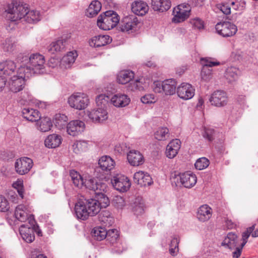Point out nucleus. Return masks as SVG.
<instances>
[{
  "mask_svg": "<svg viewBox=\"0 0 258 258\" xmlns=\"http://www.w3.org/2000/svg\"><path fill=\"white\" fill-rule=\"evenodd\" d=\"M22 113L24 118L30 121H37L40 119V113L36 109L25 107L22 109Z\"/></svg>",
  "mask_w": 258,
  "mask_h": 258,
  "instance_id": "nucleus-28",
  "label": "nucleus"
},
{
  "mask_svg": "<svg viewBox=\"0 0 258 258\" xmlns=\"http://www.w3.org/2000/svg\"><path fill=\"white\" fill-rule=\"evenodd\" d=\"M103 191H99L96 192V200L99 203V208H106L110 204V200L106 195L103 192Z\"/></svg>",
  "mask_w": 258,
  "mask_h": 258,
  "instance_id": "nucleus-43",
  "label": "nucleus"
},
{
  "mask_svg": "<svg viewBox=\"0 0 258 258\" xmlns=\"http://www.w3.org/2000/svg\"><path fill=\"white\" fill-rule=\"evenodd\" d=\"M190 23L195 29L200 30L204 28V22L199 18L191 20Z\"/></svg>",
  "mask_w": 258,
  "mask_h": 258,
  "instance_id": "nucleus-57",
  "label": "nucleus"
},
{
  "mask_svg": "<svg viewBox=\"0 0 258 258\" xmlns=\"http://www.w3.org/2000/svg\"><path fill=\"white\" fill-rule=\"evenodd\" d=\"M115 165V162L109 156H103L98 161V166L95 169V171L101 172L102 174L108 173L112 170Z\"/></svg>",
  "mask_w": 258,
  "mask_h": 258,
  "instance_id": "nucleus-12",
  "label": "nucleus"
},
{
  "mask_svg": "<svg viewBox=\"0 0 258 258\" xmlns=\"http://www.w3.org/2000/svg\"><path fill=\"white\" fill-rule=\"evenodd\" d=\"M16 42L13 38H7L4 43V50L5 51L12 52L16 47Z\"/></svg>",
  "mask_w": 258,
  "mask_h": 258,
  "instance_id": "nucleus-52",
  "label": "nucleus"
},
{
  "mask_svg": "<svg viewBox=\"0 0 258 258\" xmlns=\"http://www.w3.org/2000/svg\"><path fill=\"white\" fill-rule=\"evenodd\" d=\"M75 211L78 219L86 220L89 216H91V214L86 209L82 199H80L76 204Z\"/></svg>",
  "mask_w": 258,
  "mask_h": 258,
  "instance_id": "nucleus-21",
  "label": "nucleus"
},
{
  "mask_svg": "<svg viewBox=\"0 0 258 258\" xmlns=\"http://www.w3.org/2000/svg\"><path fill=\"white\" fill-rule=\"evenodd\" d=\"M112 41L111 37L107 35H100L93 37L89 41L91 47H99L110 43Z\"/></svg>",
  "mask_w": 258,
  "mask_h": 258,
  "instance_id": "nucleus-24",
  "label": "nucleus"
},
{
  "mask_svg": "<svg viewBox=\"0 0 258 258\" xmlns=\"http://www.w3.org/2000/svg\"><path fill=\"white\" fill-rule=\"evenodd\" d=\"M134 181L141 186L150 185L153 183L150 175L147 172L142 171H139L134 174Z\"/></svg>",
  "mask_w": 258,
  "mask_h": 258,
  "instance_id": "nucleus-18",
  "label": "nucleus"
},
{
  "mask_svg": "<svg viewBox=\"0 0 258 258\" xmlns=\"http://www.w3.org/2000/svg\"><path fill=\"white\" fill-rule=\"evenodd\" d=\"M152 7L154 11L163 12L171 7L170 0H152Z\"/></svg>",
  "mask_w": 258,
  "mask_h": 258,
  "instance_id": "nucleus-30",
  "label": "nucleus"
},
{
  "mask_svg": "<svg viewBox=\"0 0 258 258\" xmlns=\"http://www.w3.org/2000/svg\"><path fill=\"white\" fill-rule=\"evenodd\" d=\"M82 200L86 209L90 213L91 216H94L100 212L99 203L97 200L91 198L88 199L83 198Z\"/></svg>",
  "mask_w": 258,
  "mask_h": 258,
  "instance_id": "nucleus-25",
  "label": "nucleus"
},
{
  "mask_svg": "<svg viewBox=\"0 0 258 258\" xmlns=\"http://www.w3.org/2000/svg\"><path fill=\"white\" fill-rule=\"evenodd\" d=\"M100 220L104 223H106L109 220L111 222L110 219L112 218L111 213L109 211L107 210L102 211L99 214Z\"/></svg>",
  "mask_w": 258,
  "mask_h": 258,
  "instance_id": "nucleus-55",
  "label": "nucleus"
},
{
  "mask_svg": "<svg viewBox=\"0 0 258 258\" xmlns=\"http://www.w3.org/2000/svg\"><path fill=\"white\" fill-rule=\"evenodd\" d=\"M111 183L116 190L122 192L126 191L131 185L126 176L119 174L111 179Z\"/></svg>",
  "mask_w": 258,
  "mask_h": 258,
  "instance_id": "nucleus-8",
  "label": "nucleus"
},
{
  "mask_svg": "<svg viewBox=\"0 0 258 258\" xmlns=\"http://www.w3.org/2000/svg\"><path fill=\"white\" fill-rule=\"evenodd\" d=\"M25 81L21 77L16 75H14L11 78L9 83L10 90L14 93H17L21 91L24 86Z\"/></svg>",
  "mask_w": 258,
  "mask_h": 258,
  "instance_id": "nucleus-27",
  "label": "nucleus"
},
{
  "mask_svg": "<svg viewBox=\"0 0 258 258\" xmlns=\"http://www.w3.org/2000/svg\"><path fill=\"white\" fill-rule=\"evenodd\" d=\"M67 44L66 39L58 40L52 42L48 47V51L53 54L56 52L61 51L64 49Z\"/></svg>",
  "mask_w": 258,
  "mask_h": 258,
  "instance_id": "nucleus-37",
  "label": "nucleus"
},
{
  "mask_svg": "<svg viewBox=\"0 0 258 258\" xmlns=\"http://www.w3.org/2000/svg\"><path fill=\"white\" fill-rule=\"evenodd\" d=\"M202 134L204 138L211 142L215 139V131L212 128L204 127Z\"/></svg>",
  "mask_w": 258,
  "mask_h": 258,
  "instance_id": "nucleus-47",
  "label": "nucleus"
},
{
  "mask_svg": "<svg viewBox=\"0 0 258 258\" xmlns=\"http://www.w3.org/2000/svg\"><path fill=\"white\" fill-rule=\"evenodd\" d=\"M119 22V16L112 11H108L99 16L98 26L103 30H109L115 27Z\"/></svg>",
  "mask_w": 258,
  "mask_h": 258,
  "instance_id": "nucleus-2",
  "label": "nucleus"
},
{
  "mask_svg": "<svg viewBox=\"0 0 258 258\" xmlns=\"http://www.w3.org/2000/svg\"><path fill=\"white\" fill-rule=\"evenodd\" d=\"M88 116L93 122H101L107 119L108 113L106 109L98 107L90 111Z\"/></svg>",
  "mask_w": 258,
  "mask_h": 258,
  "instance_id": "nucleus-17",
  "label": "nucleus"
},
{
  "mask_svg": "<svg viewBox=\"0 0 258 258\" xmlns=\"http://www.w3.org/2000/svg\"><path fill=\"white\" fill-rule=\"evenodd\" d=\"M134 73L132 71H121L118 74L117 80L119 84H125L130 82L134 79Z\"/></svg>",
  "mask_w": 258,
  "mask_h": 258,
  "instance_id": "nucleus-35",
  "label": "nucleus"
},
{
  "mask_svg": "<svg viewBox=\"0 0 258 258\" xmlns=\"http://www.w3.org/2000/svg\"><path fill=\"white\" fill-rule=\"evenodd\" d=\"M85 129V123L82 121L75 120L70 121L67 126L68 134L76 136L81 133Z\"/></svg>",
  "mask_w": 258,
  "mask_h": 258,
  "instance_id": "nucleus-16",
  "label": "nucleus"
},
{
  "mask_svg": "<svg viewBox=\"0 0 258 258\" xmlns=\"http://www.w3.org/2000/svg\"><path fill=\"white\" fill-rule=\"evenodd\" d=\"M141 100L144 104L152 103L155 102L154 96L151 94H146L141 98Z\"/></svg>",
  "mask_w": 258,
  "mask_h": 258,
  "instance_id": "nucleus-58",
  "label": "nucleus"
},
{
  "mask_svg": "<svg viewBox=\"0 0 258 258\" xmlns=\"http://www.w3.org/2000/svg\"><path fill=\"white\" fill-rule=\"evenodd\" d=\"M33 70L29 64L26 66H21L17 71V75L25 81L26 79L29 78L34 74Z\"/></svg>",
  "mask_w": 258,
  "mask_h": 258,
  "instance_id": "nucleus-38",
  "label": "nucleus"
},
{
  "mask_svg": "<svg viewBox=\"0 0 258 258\" xmlns=\"http://www.w3.org/2000/svg\"><path fill=\"white\" fill-rule=\"evenodd\" d=\"M210 164L209 160L206 157L200 158L197 160L195 164L197 169L201 170L206 168Z\"/></svg>",
  "mask_w": 258,
  "mask_h": 258,
  "instance_id": "nucleus-51",
  "label": "nucleus"
},
{
  "mask_svg": "<svg viewBox=\"0 0 258 258\" xmlns=\"http://www.w3.org/2000/svg\"><path fill=\"white\" fill-rule=\"evenodd\" d=\"M78 54L76 51H70L64 55L61 60V64L66 68H70L74 63Z\"/></svg>",
  "mask_w": 258,
  "mask_h": 258,
  "instance_id": "nucleus-39",
  "label": "nucleus"
},
{
  "mask_svg": "<svg viewBox=\"0 0 258 258\" xmlns=\"http://www.w3.org/2000/svg\"><path fill=\"white\" fill-rule=\"evenodd\" d=\"M61 143V137L57 134L49 135L44 141L45 145L49 148H55Z\"/></svg>",
  "mask_w": 258,
  "mask_h": 258,
  "instance_id": "nucleus-32",
  "label": "nucleus"
},
{
  "mask_svg": "<svg viewBox=\"0 0 258 258\" xmlns=\"http://www.w3.org/2000/svg\"><path fill=\"white\" fill-rule=\"evenodd\" d=\"M68 102L71 107L82 110L88 105L89 99L85 94L77 93L72 95L69 98Z\"/></svg>",
  "mask_w": 258,
  "mask_h": 258,
  "instance_id": "nucleus-7",
  "label": "nucleus"
},
{
  "mask_svg": "<svg viewBox=\"0 0 258 258\" xmlns=\"http://www.w3.org/2000/svg\"><path fill=\"white\" fill-rule=\"evenodd\" d=\"M242 5L238 2H232L231 5L232 6L233 8L235 10H242L243 9L244 6L245 5V2H243L241 3Z\"/></svg>",
  "mask_w": 258,
  "mask_h": 258,
  "instance_id": "nucleus-63",
  "label": "nucleus"
},
{
  "mask_svg": "<svg viewBox=\"0 0 258 258\" xmlns=\"http://www.w3.org/2000/svg\"><path fill=\"white\" fill-rule=\"evenodd\" d=\"M33 165L32 159L24 157L17 159L15 163L16 172L20 175L27 173L31 169Z\"/></svg>",
  "mask_w": 258,
  "mask_h": 258,
  "instance_id": "nucleus-10",
  "label": "nucleus"
},
{
  "mask_svg": "<svg viewBox=\"0 0 258 258\" xmlns=\"http://www.w3.org/2000/svg\"><path fill=\"white\" fill-rule=\"evenodd\" d=\"M20 233L24 240L28 243L32 242L35 239L34 229L27 225H22L19 228Z\"/></svg>",
  "mask_w": 258,
  "mask_h": 258,
  "instance_id": "nucleus-26",
  "label": "nucleus"
},
{
  "mask_svg": "<svg viewBox=\"0 0 258 258\" xmlns=\"http://www.w3.org/2000/svg\"><path fill=\"white\" fill-rule=\"evenodd\" d=\"M132 206L133 212L137 216L144 213L145 205L142 198L139 197L136 198Z\"/></svg>",
  "mask_w": 258,
  "mask_h": 258,
  "instance_id": "nucleus-33",
  "label": "nucleus"
},
{
  "mask_svg": "<svg viewBox=\"0 0 258 258\" xmlns=\"http://www.w3.org/2000/svg\"><path fill=\"white\" fill-rule=\"evenodd\" d=\"M201 64L203 66V73H205V70L209 69V67L218 66L220 64L218 61H215L212 60L211 58H202L201 59Z\"/></svg>",
  "mask_w": 258,
  "mask_h": 258,
  "instance_id": "nucleus-49",
  "label": "nucleus"
},
{
  "mask_svg": "<svg viewBox=\"0 0 258 258\" xmlns=\"http://www.w3.org/2000/svg\"><path fill=\"white\" fill-rule=\"evenodd\" d=\"M68 117L63 114H56L53 118V122L55 126L59 130L63 128L68 123Z\"/></svg>",
  "mask_w": 258,
  "mask_h": 258,
  "instance_id": "nucleus-40",
  "label": "nucleus"
},
{
  "mask_svg": "<svg viewBox=\"0 0 258 258\" xmlns=\"http://www.w3.org/2000/svg\"><path fill=\"white\" fill-rule=\"evenodd\" d=\"M177 94L180 98L184 100H188L194 97L195 89L190 84L182 83L177 87Z\"/></svg>",
  "mask_w": 258,
  "mask_h": 258,
  "instance_id": "nucleus-14",
  "label": "nucleus"
},
{
  "mask_svg": "<svg viewBox=\"0 0 258 258\" xmlns=\"http://www.w3.org/2000/svg\"><path fill=\"white\" fill-rule=\"evenodd\" d=\"M237 236L234 233L229 232L222 242V245L233 249L237 246Z\"/></svg>",
  "mask_w": 258,
  "mask_h": 258,
  "instance_id": "nucleus-34",
  "label": "nucleus"
},
{
  "mask_svg": "<svg viewBox=\"0 0 258 258\" xmlns=\"http://www.w3.org/2000/svg\"><path fill=\"white\" fill-rule=\"evenodd\" d=\"M228 97L225 92L222 90L214 91L209 98L211 105L218 107H223L228 103Z\"/></svg>",
  "mask_w": 258,
  "mask_h": 258,
  "instance_id": "nucleus-9",
  "label": "nucleus"
},
{
  "mask_svg": "<svg viewBox=\"0 0 258 258\" xmlns=\"http://www.w3.org/2000/svg\"><path fill=\"white\" fill-rule=\"evenodd\" d=\"M169 130L166 127L159 128L155 133V138L159 141H164L169 136Z\"/></svg>",
  "mask_w": 258,
  "mask_h": 258,
  "instance_id": "nucleus-50",
  "label": "nucleus"
},
{
  "mask_svg": "<svg viewBox=\"0 0 258 258\" xmlns=\"http://www.w3.org/2000/svg\"><path fill=\"white\" fill-rule=\"evenodd\" d=\"M107 236L106 237V238L107 239V240L109 241V242L112 245H113L117 240H119V235L118 233V231L116 229H109L107 231Z\"/></svg>",
  "mask_w": 258,
  "mask_h": 258,
  "instance_id": "nucleus-48",
  "label": "nucleus"
},
{
  "mask_svg": "<svg viewBox=\"0 0 258 258\" xmlns=\"http://www.w3.org/2000/svg\"><path fill=\"white\" fill-rule=\"evenodd\" d=\"M176 82L174 79H168L164 81L154 83V91L156 93L164 92L166 95H173L175 93Z\"/></svg>",
  "mask_w": 258,
  "mask_h": 258,
  "instance_id": "nucleus-4",
  "label": "nucleus"
},
{
  "mask_svg": "<svg viewBox=\"0 0 258 258\" xmlns=\"http://www.w3.org/2000/svg\"><path fill=\"white\" fill-rule=\"evenodd\" d=\"M204 1L205 0H190L187 4L190 6V8L194 7H201L204 4Z\"/></svg>",
  "mask_w": 258,
  "mask_h": 258,
  "instance_id": "nucleus-61",
  "label": "nucleus"
},
{
  "mask_svg": "<svg viewBox=\"0 0 258 258\" xmlns=\"http://www.w3.org/2000/svg\"><path fill=\"white\" fill-rule=\"evenodd\" d=\"M240 73L238 69L235 67L229 68L226 71V76L228 78H231L233 80H236Z\"/></svg>",
  "mask_w": 258,
  "mask_h": 258,
  "instance_id": "nucleus-53",
  "label": "nucleus"
},
{
  "mask_svg": "<svg viewBox=\"0 0 258 258\" xmlns=\"http://www.w3.org/2000/svg\"><path fill=\"white\" fill-rule=\"evenodd\" d=\"M39 120H40V121L39 125V130L41 132H46L50 130L52 126V123L50 118L47 117L43 118L40 117Z\"/></svg>",
  "mask_w": 258,
  "mask_h": 258,
  "instance_id": "nucleus-45",
  "label": "nucleus"
},
{
  "mask_svg": "<svg viewBox=\"0 0 258 258\" xmlns=\"http://www.w3.org/2000/svg\"><path fill=\"white\" fill-rule=\"evenodd\" d=\"M109 96L104 94L98 95L96 98V102L98 107L106 109L109 100Z\"/></svg>",
  "mask_w": 258,
  "mask_h": 258,
  "instance_id": "nucleus-46",
  "label": "nucleus"
},
{
  "mask_svg": "<svg viewBox=\"0 0 258 258\" xmlns=\"http://www.w3.org/2000/svg\"><path fill=\"white\" fill-rule=\"evenodd\" d=\"M149 10L147 3L143 1H136L132 4V11L136 15L143 16Z\"/></svg>",
  "mask_w": 258,
  "mask_h": 258,
  "instance_id": "nucleus-29",
  "label": "nucleus"
},
{
  "mask_svg": "<svg viewBox=\"0 0 258 258\" xmlns=\"http://www.w3.org/2000/svg\"><path fill=\"white\" fill-rule=\"evenodd\" d=\"M22 62L29 59V65L33 70V73L36 74H42L46 72L44 64V57L39 53L31 54L29 57L25 56L22 57Z\"/></svg>",
  "mask_w": 258,
  "mask_h": 258,
  "instance_id": "nucleus-3",
  "label": "nucleus"
},
{
  "mask_svg": "<svg viewBox=\"0 0 258 258\" xmlns=\"http://www.w3.org/2000/svg\"><path fill=\"white\" fill-rule=\"evenodd\" d=\"M212 216V209L207 205L201 206L198 211L197 218L201 222L209 220Z\"/></svg>",
  "mask_w": 258,
  "mask_h": 258,
  "instance_id": "nucleus-31",
  "label": "nucleus"
},
{
  "mask_svg": "<svg viewBox=\"0 0 258 258\" xmlns=\"http://www.w3.org/2000/svg\"><path fill=\"white\" fill-rule=\"evenodd\" d=\"M112 204L117 208H122L124 205V199L120 196H115L112 201Z\"/></svg>",
  "mask_w": 258,
  "mask_h": 258,
  "instance_id": "nucleus-54",
  "label": "nucleus"
},
{
  "mask_svg": "<svg viewBox=\"0 0 258 258\" xmlns=\"http://www.w3.org/2000/svg\"><path fill=\"white\" fill-rule=\"evenodd\" d=\"M119 240H117L113 245H114V251L115 252L120 254L123 251L125 250V247L122 246V244L119 242Z\"/></svg>",
  "mask_w": 258,
  "mask_h": 258,
  "instance_id": "nucleus-59",
  "label": "nucleus"
},
{
  "mask_svg": "<svg viewBox=\"0 0 258 258\" xmlns=\"http://www.w3.org/2000/svg\"><path fill=\"white\" fill-rule=\"evenodd\" d=\"M217 34L223 37H229L234 36L237 31V26L228 21L218 22L215 25Z\"/></svg>",
  "mask_w": 258,
  "mask_h": 258,
  "instance_id": "nucleus-5",
  "label": "nucleus"
},
{
  "mask_svg": "<svg viewBox=\"0 0 258 258\" xmlns=\"http://www.w3.org/2000/svg\"><path fill=\"white\" fill-rule=\"evenodd\" d=\"M127 159L129 163L134 166H139L144 162V157L142 154L135 150H131L127 153Z\"/></svg>",
  "mask_w": 258,
  "mask_h": 258,
  "instance_id": "nucleus-19",
  "label": "nucleus"
},
{
  "mask_svg": "<svg viewBox=\"0 0 258 258\" xmlns=\"http://www.w3.org/2000/svg\"><path fill=\"white\" fill-rule=\"evenodd\" d=\"M16 71V63L12 60H6L0 62V75L11 76Z\"/></svg>",
  "mask_w": 258,
  "mask_h": 258,
  "instance_id": "nucleus-20",
  "label": "nucleus"
},
{
  "mask_svg": "<svg viewBox=\"0 0 258 258\" xmlns=\"http://www.w3.org/2000/svg\"><path fill=\"white\" fill-rule=\"evenodd\" d=\"M83 185L90 190L96 192L99 191H106L107 189V185L101 182H98L97 179L89 177L84 181Z\"/></svg>",
  "mask_w": 258,
  "mask_h": 258,
  "instance_id": "nucleus-13",
  "label": "nucleus"
},
{
  "mask_svg": "<svg viewBox=\"0 0 258 258\" xmlns=\"http://www.w3.org/2000/svg\"><path fill=\"white\" fill-rule=\"evenodd\" d=\"M220 10L225 15H229L231 13V8L227 4H222L220 6Z\"/></svg>",
  "mask_w": 258,
  "mask_h": 258,
  "instance_id": "nucleus-62",
  "label": "nucleus"
},
{
  "mask_svg": "<svg viewBox=\"0 0 258 258\" xmlns=\"http://www.w3.org/2000/svg\"><path fill=\"white\" fill-rule=\"evenodd\" d=\"M91 234L94 239L98 241H101L107 236L106 229L101 227H94L91 232Z\"/></svg>",
  "mask_w": 258,
  "mask_h": 258,
  "instance_id": "nucleus-41",
  "label": "nucleus"
},
{
  "mask_svg": "<svg viewBox=\"0 0 258 258\" xmlns=\"http://www.w3.org/2000/svg\"><path fill=\"white\" fill-rule=\"evenodd\" d=\"M181 142L179 139L171 141L167 146L166 150V156L169 159L174 158L180 148Z\"/></svg>",
  "mask_w": 258,
  "mask_h": 258,
  "instance_id": "nucleus-23",
  "label": "nucleus"
},
{
  "mask_svg": "<svg viewBox=\"0 0 258 258\" xmlns=\"http://www.w3.org/2000/svg\"><path fill=\"white\" fill-rule=\"evenodd\" d=\"M40 20V13L37 11H29L25 17H24V22L28 23H35Z\"/></svg>",
  "mask_w": 258,
  "mask_h": 258,
  "instance_id": "nucleus-44",
  "label": "nucleus"
},
{
  "mask_svg": "<svg viewBox=\"0 0 258 258\" xmlns=\"http://www.w3.org/2000/svg\"><path fill=\"white\" fill-rule=\"evenodd\" d=\"M178 11L172 19V21L180 23L186 19L190 15L191 8L188 4L183 3L178 6Z\"/></svg>",
  "mask_w": 258,
  "mask_h": 258,
  "instance_id": "nucleus-15",
  "label": "nucleus"
},
{
  "mask_svg": "<svg viewBox=\"0 0 258 258\" xmlns=\"http://www.w3.org/2000/svg\"><path fill=\"white\" fill-rule=\"evenodd\" d=\"M28 5H18L15 6L13 3L7 5L6 12V18L11 22L21 21L24 22V17L28 13Z\"/></svg>",
  "mask_w": 258,
  "mask_h": 258,
  "instance_id": "nucleus-1",
  "label": "nucleus"
},
{
  "mask_svg": "<svg viewBox=\"0 0 258 258\" xmlns=\"http://www.w3.org/2000/svg\"><path fill=\"white\" fill-rule=\"evenodd\" d=\"M180 183L186 188H191L197 183V178L196 175L191 171H186L180 173L177 175V182Z\"/></svg>",
  "mask_w": 258,
  "mask_h": 258,
  "instance_id": "nucleus-11",
  "label": "nucleus"
},
{
  "mask_svg": "<svg viewBox=\"0 0 258 258\" xmlns=\"http://www.w3.org/2000/svg\"><path fill=\"white\" fill-rule=\"evenodd\" d=\"M84 181L82 176H81L80 178H78L72 180L74 185L78 187H81L82 185H83Z\"/></svg>",
  "mask_w": 258,
  "mask_h": 258,
  "instance_id": "nucleus-64",
  "label": "nucleus"
},
{
  "mask_svg": "<svg viewBox=\"0 0 258 258\" xmlns=\"http://www.w3.org/2000/svg\"><path fill=\"white\" fill-rule=\"evenodd\" d=\"M27 208L24 205H19L16 208L15 216L21 222H25L27 219Z\"/></svg>",
  "mask_w": 258,
  "mask_h": 258,
  "instance_id": "nucleus-42",
  "label": "nucleus"
},
{
  "mask_svg": "<svg viewBox=\"0 0 258 258\" xmlns=\"http://www.w3.org/2000/svg\"><path fill=\"white\" fill-rule=\"evenodd\" d=\"M110 101L116 107H124L129 104L131 99L126 94L117 93L111 97Z\"/></svg>",
  "mask_w": 258,
  "mask_h": 258,
  "instance_id": "nucleus-22",
  "label": "nucleus"
},
{
  "mask_svg": "<svg viewBox=\"0 0 258 258\" xmlns=\"http://www.w3.org/2000/svg\"><path fill=\"white\" fill-rule=\"evenodd\" d=\"M9 209V205L7 200L3 196L0 195V211L6 212Z\"/></svg>",
  "mask_w": 258,
  "mask_h": 258,
  "instance_id": "nucleus-56",
  "label": "nucleus"
},
{
  "mask_svg": "<svg viewBox=\"0 0 258 258\" xmlns=\"http://www.w3.org/2000/svg\"><path fill=\"white\" fill-rule=\"evenodd\" d=\"M101 9V4L98 1H93L86 11V15L92 18L97 15Z\"/></svg>",
  "mask_w": 258,
  "mask_h": 258,
  "instance_id": "nucleus-36",
  "label": "nucleus"
},
{
  "mask_svg": "<svg viewBox=\"0 0 258 258\" xmlns=\"http://www.w3.org/2000/svg\"><path fill=\"white\" fill-rule=\"evenodd\" d=\"M139 23L140 22L135 15H129L122 19L119 24V27L121 31L131 33L137 30Z\"/></svg>",
  "mask_w": 258,
  "mask_h": 258,
  "instance_id": "nucleus-6",
  "label": "nucleus"
},
{
  "mask_svg": "<svg viewBox=\"0 0 258 258\" xmlns=\"http://www.w3.org/2000/svg\"><path fill=\"white\" fill-rule=\"evenodd\" d=\"M206 72L205 73H203V69L201 71V76L203 80L208 81H209L212 77V71L209 69H206L205 70Z\"/></svg>",
  "mask_w": 258,
  "mask_h": 258,
  "instance_id": "nucleus-60",
  "label": "nucleus"
}]
</instances>
